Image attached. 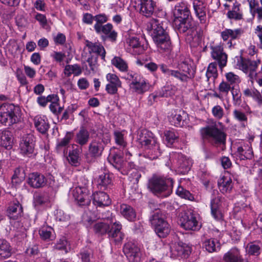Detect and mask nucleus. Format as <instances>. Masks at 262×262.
<instances>
[{
  "label": "nucleus",
  "mask_w": 262,
  "mask_h": 262,
  "mask_svg": "<svg viewBox=\"0 0 262 262\" xmlns=\"http://www.w3.org/2000/svg\"><path fill=\"white\" fill-rule=\"evenodd\" d=\"M137 141L150 159H156L161 155V151L157 139L151 132L146 129L141 130L138 133Z\"/></svg>",
  "instance_id": "obj_1"
},
{
  "label": "nucleus",
  "mask_w": 262,
  "mask_h": 262,
  "mask_svg": "<svg viewBox=\"0 0 262 262\" xmlns=\"http://www.w3.org/2000/svg\"><path fill=\"white\" fill-rule=\"evenodd\" d=\"M152 32V39L157 47L163 52H168L171 49L169 37L158 20H151L148 26Z\"/></svg>",
  "instance_id": "obj_2"
},
{
  "label": "nucleus",
  "mask_w": 262,
  "mask_h": 262,
  "mask_svg": "<svg viewBox=\"0 0 262 262\" xmlns=\"http://www.w3.org/2000/svg\"><path fill=\"white\" fill-rule=\"evenodd\" d=\"M173 187V181L170 178H165L154 175L148 181V188L155 195L166 198L170 195Z\"/></svg>",
  "instance_id": "obj_3"
},
{
  "label": "nucleus",
  "mask_w": 262,
  "mask_h": 262,
  "mask_svg": "<svg viewBox=\"0 0 262 262\" xmlns=\"http://www.w3.org/2000/svg\"><path fill=\"white\" fill-rule=\"evenodd\" d=\"M200 134L203 140H208L214 146L225 144L226 142V135L217 127L215 122L202 127Z\"/></svg>",
  "instance_id": "obj_4"
},
{
  "label": "nucleus",
  "mask_w": 262,
  "mask_h": 262,
  "mask_svg": "<svg viewBox=\"0 0 262 262\" xmlns=\"http://www.w3.org/2000/svg\"><path fill=\"white\" fill-rule=\"evenodd\" d=\"M21 111L19 107L12 104L4 103L0 106V122L11 125L20 121Z\"/></svg>",
  "instance_id": "obj_5"
},
{
  "label": "nucleus",
  "mask_w": 262,
  "mask_h": 262,
  "mask_svg": "<svg viewBox=\"0 0 262 262\" xmlns=\"http://www.w3.org/2000/svg\"><path fill=\"white\" fill-rule=\"evenodd\" d=\"M150 222L154 228L156 233L159 237L164 238L170 233V226L162 217L159 210H156L151 216Z\"/></svg>",
  "instance_id": "obj_6"
},
{
  "label": "nucleus",
  "mask_w": 262,
  "mask_h": 262,
  "mask_svg": "<svg viewBox=\"0 0 262 262\" xmlns=\"http://www.w3.org/2000/svg\"><path fill=\"white\" fill-rule=\"evenodd\" d=\"M106 143L107 142H105L101 138L92 140L89 145V154L85 156L87 162H93L95 159L100 157L102 154Z\"/></svg>",
  "instance_id": "obj_7"
},
{
  "label": "nucleus",
  "mask_w": 262,
  "mask_h": 262,
  "mask_svg": "<svg viewBox=\"0 0 262 262\" xmlns=\"http://www.w3.org/2000/svg\"><path fill=\"white\" fill-rule=\"evenodd\" d=\"M260 60H251L246 58H241L238 61L237 66L245 73H249V76L251 79L255 78L257 73L256 69L260 64Z\"/></svg>",
  "instance_id": "obj_8"
},
{
  "label": "nucleus",
  "mask_w": 262,
  "mask_h": 262,
  "mask_svg": "<svg viewBox=\"0 0 262 262\" xmlns=\"http://www.w3.org/2000/svg\"><path fill=\"white\" fill-rule=\"evenodd\" d=\"M180 224L182 227L188 230H198L200 228L196 217L191 212H184L181 214Z\"/></svg>",
  "instance_id": "obj_9"
},
{
  "label": "nucleus",
  "mask_w": 262,
  "mask_h": 262,
  "mask_svg": "<svg viewBox=\"0 0 262 262\" xmlns=\"http://www.w3.org/2000/svg\"><path fill=\"white\" fill-rule=\"evenodd\" d=\"M96 32L101 36L103 41L109 40L115 42L118 36V33L114 29L113 26L111 23H107L103 26H96Z\"/></svg>",
  "instance_id": "obj_10"
},
{
  "label": "nucleus",
  "mask_w": 262,
  "mask_h": 262,
  "mask_svg": "<svg viewBox=\"0 0 262 262\" xmlns=\"http://www.w3.org/2000/svg\"><path fill=\"white\" fill-rule=\"evenodd\" d=\"M211 56L215 60L222 70L226 66L228 56L224 51L223 47L221 45L211 46Z\"/></svg>",
  "instance_id": "obj_11"
},
{
  "label": "nucleus",
  "mask_w": 262,
  "mask_h": 262,
  "mask_svg": "<svg viewBox=\"0 0 262 262\" xmlns=\"http://www.w3.org/2000/svg\"><path fill=\"white\" fill-rule=\"evenodd\" d=\"M175 29L180 33H187L188 35H192L196 30L195 26L192 18L185 20H177L173 22Z\"/></svg>",
  "instance_id": "obj_12"
},
{
  "label": "nucleus",
  "mask_w": 262,
  "mask_h": 262,
  "mask_svg": "<svg viewBox=\"0 0 262 262\" xmlns=\"http://www.w3.org/2000/svg\"><path fill=\"white\" fill-rule=\"evenodd\" d=\"M139 13L146 17H150L155 12L156 3L154 0H136Z\"/></svg>",
  "instance_id": "obj_13"
},
{
  "label": "nucleus",
  "mask_w": 262,
  "mask_h": 262,
  "mask_svg": "<svg viewBox=\"0 0 262 262\" xmlns=\"http://www.w3.org/2000/svg\"><path fill=\"white\" fill-rule=\"evenodd\" d=\"M34 136L31 134L25 135L22 137L19 144L21 152L25 155L30 156L34 151Z\"/></svg>",
  "instance_id": "obj_14"
},
{
  "label": "nucleus",
  "mask_w": 262,
  "mask_h": 262,
  "mask_svg": "<svg viewBox=\"0 0 262 262\" xmlns=\"http://www.w3.org/2000/svg\"><path fill=\"white\" fill-rule=\"evenodd\" d=\"M72 194L75 200L80 206L89 205L90 200L89 196V191L85 186H78L74 188Z\"/></svg>",
  "instance_id": "obj_15"
},
{
  "label": "nucleus",
  "mask_w": 262,
  "mask_h": 262,
  "mask_svg": "<svg viewBox=\"0 0 262 262\" xmlns=\"http://www.w3.org/2000/svg\"><path fill=\"white\" fill-rule=\"evenodd\" d=\"M190 14V11L186 4L183 2L179 3L175 6L174 9L173 10V22H176L177 20H185L191 18Z\"/></svg>",
  "instance_id": "obj_16"
},
{
  "label": "nucleus",
  "mask_w": 262,
  "mask_h": 262,
  "mask_svg": "<svg viewBox=\"0 0 262 262\" xmlns=\"http://www.w3.org/2000/svg\"><path fill=\"white\" fill-rule=\"evenodd\" d=\"M243 33L244 31L241 28L225 29L221 32V36L223 41H228L227 44L231 47L232 46V40L239 39Z\"/></svg>",
  "instance_id": "obj_17"
},
{
  "label": "nucleus",
  "mask_w": 262,
  "mask_h": 262,
  "mask_svg": "<svg viewBox=\"0 0 262 262\" xmlns=\"http://www.w3.org/2000/svg\"><path fill=\"white\" fill-rule=\"evenodd\" d=\"M122 225L119 222L113 223L108 232V236L116 244H121L124 238V234L121 231Z\"/></svg>",
  "instance_id": "obj_18"
},
{
  "label": "nucleus",
  "mask_w": 262,
  "mask_h": 262,
  "mask_svg": "<svg viewBox=\"0 0 262 262\" xmlns=\"http://www.w3.org/2000/svg\"><path fill=\"white\" fill-rule=\"evenodd\" d=\"M47 181L46 178L43 174L38 172L29 174L27 180L28 185L34 188L44 187L47 184Z\"/></svg>",
  "instance_id": "obj_19"
},
{
  "label": "nucleus",
  "mask_w": 262,
  "mask_h": 262,
  "mask_svg": "<svg viewBox=\"0 0 262 262\" xmlns=\"http://www.w3.org/2000/svg\"><path fill=\"white\" fill-rule=\"evenodd\" d=\"M223 262H247V259L243 257L240 250L237 248H232L225 253L222 258Z\"/></svg>",
  "instance_id": "obj_20"
},
{
  "label": "nucleus",
  "mask_w": 262,
  "mask_h": 262,
  "mask_svg": "<svg viewBox=\"0 0 262 262\" xmlns=\"http://www.w3.org/2000/svg\"><path fill=\"white\" fill-rule=\"evenodd\" d=\"M123 252L130 262H135L139 257L140 249L135 244L128 243L124 245Z\"/></svg>",
  "instance_id": "obj_21"
},
{
  "label": "nucleus",
  "mask_w": 262,
  "mask_h": 262,
  "mask_svg": "<svg viewBox=\"0 0 262 262\" xmlns=\"http://www.w3.org/2000/svg\"><path fill=\"white\" fill-rule=\"evenodd\" d=\"M93 201L95 206L98 207L108 206L111 204V200L107 194L99 191L93 194Z\"/></svg>",
  "instance_id": "obj_22"
},
{
  "label": "nucleus",
  "mask_w": 262,
  "mask_h": 262,
  "mask_svg": "<svg viewBox=\"0 0 262 262\" xmlns=\"http://www.w3.org/2000/svg\"><path fill=\"white\" fill-rule=\"evenodd\" d=\"M127 43L133 49V52L135 54H141L146 49L147 47L142 45L139 38L137 37L132 36L126 40Z\"/></svg>",
  "instance_id": "obj_23"
},
{
  "label": "nucleus",
  "mask_w": 262,
  "mask_h": 262,
  "mask_svg": "<svg viewBox=\"0 0 262 262\" xmlns=\"http://www.w3.org/2000/svg\"><path fill=\"white\" fill-rule=\"evenodd\" d=\"M217 185L220 192L224 194L230 193L233 186L232 179L225 176H223L218 180Z\"/></svg>",
  "instance_id": "obj_24"
},
{
  "label": "nucleus",
  "mask_w": 262,
  "mask_h": 262,
  "mask_svg": "<svg viewBox=\"0 0 262 262\" xmlns=\"http://www.w3.org/2000/svg\"><path fill=\"white\" fill-rule=\"evenodd\" d=\"M236 155L242 160L251 159L253 157V152L251 144L249 143L243 144L238 146Z\"/></svg>",
  "instance_id": "obj_25"
},
{
  "label": "nucleus",
  "mask_w": 262,
  "mask_h": 262,
  "mask_svg": "<svg viewBox=\"0 0 262 262\" xmlns=\"http://www.w3.org/2000/svg\"><path fill=\"white\" fill-rule=\"evenodd\" d=\"M193 7L200 23H205L206 20L205 4L202 1L194 0L193 2Z\"/></svg>",
  "instance_id": "obj_26"
},
{
  "label": "nucleus",
  "mask_w": 262,
  "mask_h": 262,
  "mask_svg": "<svg viewBox=\"0 0 262 262\" xmlns=\"http://www.w3.org/2000/svg\"><path fill=\"white\" fill-rule=\"evenodd\" d=\"M135 82H132L130 88L134 92L139 94H142L145 92L148 91L149 89V84L147 82L144 78L140 76L138 79H135Z\"/></svg>",
  "instance_id": "obj_27"
},
{
  "label": "nucleus",
  "mask_w": 262,
  "mask_h": 262,
  "mask_svg": "<svg viewBox=\"0 0 262 262\" xmlns=\"http://www.w3.org/2000/svg\"><path fill=\"white\" fill-rule=\"evenodd\" d=\"M160 69L167 77H172L182 82H186L188 81L187 80V77L188 76L185 74H182L179 70H173L169 69L164 64H161L160 66Z\"/></svg>",
  "instance_id": "obj_28"
},
{
  "label": "nucleus",
  "mask_w": 262,
  "mask_h": 262,
  "mask_svg": "<svg viewBox=\"0 0 262 262\" xmlns=\"http://www.w3.org/2000/svg\"><path fill=\"white\" fill-rule=\"evenodd\" d=\"M7 212L10 219L16 220L21 215L23 212L22 206L18 201H14L9 204Z\"/></svg>",
  "instance_id": "obj_29"
},
{
  "label": "nucleus",
  "mask_w": 262,
  "mask_h": 262,
  "mask_svg": "<svg viewBox=\"0 0 262 262\" xmlns=\"http://www.w3.org/2000/svg\"><path fill=\"white\" fill-rule=\"evenodd\" d=\"M90 136V133L88 129L81 126L76 134L75 141L81 146H84L88 143Z\"/></svg>",
  "instance_id": "obj_30"
},
{
  "label": "nucleus",
  "mask_w": 262,
  "mask_h": 262,
  "mask_svg": "<svg viewBox=\"0 0 262 262\" xmlns=\"http://www.w3.org/2000/svg\"><path fill=\"white\" fill-rule=\"evenodd\" d=\"M34 125L37 130L45 134L49 128L48 120L46 116H37L34 119Z\"/></svg>",
  "instance_id": "obj_31"
},
{
  "label": "nucleus",
  "mask_w": 262,
  "mask_h": 262,
  "mask_svg": "<svg viewBox=\"0 0 262 262\" xmlns=\"http://www.w3.org/2000/svg\"><path fill=\"white\" fill-rule=\"evenodd\" d=\"M72 148L69 151L68 159L71 164L77 166L79 163V155L82 152V149L76 144H72Z\"/></svg>",
  "instance_id": "obj_32"
},
{
  "label": "nucleus",
  "mask_w": 262,
  "mask_h": 262,
  "mask_svg": "<svg viewBox=\"0 0 262 262\" xmlns=\"http://www.w3.org/2000/svg\"><path fill=\"white\" fill-rule=\"evenodd\" d=\"M203 246L209 252H217L220 250L221 244L216 238H211L205 239Z\"/></svg>",
  "instance_id": "obj_33"
},
{
  "label": "nucleus",
  "mask_w": 262,
  "mask_h": 262,
  "mask_svg": "<svg viewBox=\"0 0 262 262\" xmlns=\"http://www.w3.org/2000/svg\"><path fill=\"white\" fill-rule=\"evenodd\" d=\"M86 46L90 50V53H97L101 57L102 59H104L106 53L104 47L100 43L86 41Z\"/></svg>",
  "instance_id": "obj_34"
},
{
  "label": "nucleus",
  "mask_w": 262,
  "mask_h": 262,
  "mask_svg": "<svg viewBox=\"0 0 262 262\" xmlns=\"http://www.w3.org/2000/svg\"><path fill=\"white\" fill-rule=\"evenodd\" d=\"M98 187L101 190H106L112 184V176L108 173H103L99 176L97 180Z\"/></svg>",
  "instance_id": "obj_35"
},
{
  "label": "nucleus",
  "mask_w": 262,
  "mask_h": 262,
  "mask_svg": "<svg viewBox=\"0 0 262 262\" xmlns=\"http://www.w3.org/2000/svg\"><path fill=\"white\" fill-rule=\"evenodd\" d=\"M121 215L129 221H134L136 219V213L130 206L122 204L120 206Z\"/></svg>",
  "instance_id": "obj_36"
},
{
  "label": "nucleus",
  "mask_w": 262,
  "mask_h": 262,
  "mask_svg": "<svg viewBox=\"0 0 262 262\" xmlns=\"http://www.w3.org/2000/svg\"><path fill=\"white\" fill-rule=\"evenodd\" d=\"M12 248L10 243L4 239L0 238V258H7L11 256Z\"/></svg>",
  "instance_id": "obj_37"
},
{
  "label": "nucleus",
  "mask_w": 262,
  "mask_h": 262,
  "mask_svg": "<svg viewBox=\"0 0 262 262\" xmlns=\"http://www.w3.org/2000/svg\"><path fill=\"white\" fill-rule=\"evenodd\" d=\"M12 134L7 130H3L0 132V145L7 149L11 148L12 146Z\"/></svg>",
  "instance_id": "obj_38"
},
{
  "label": "nucleus",
  "mask_w": 262,
  "mask_h": 262,
  "mask_svg": "<svg viewBox=\"0 0 262 262\" xmlns=\"http://www.w3.org/2000/svg\"><path fill=\"white\" fill-rule=\"evenodd\" d=\"M39 234L40 238L44 241H52L55 238L54 230L50 226H42L39 230Z\"/></svg>",
  "instance_id": "obj_39"
},
{
  "label": "nucleus",
  "mask_w": 262,
  "mask_h": 262,
  "mask_svg": "<svg viewBox=\"0 0 262 262\" xmlns=\"http://www.w3.org/2000/svg\"><path fill=\"white\" fill-rule=\"evenodd\" d=\"M111 63L116 68L121 72H127L128 66L126 60L119 56H115L111 60Z\"/></svg>",
  "instance_id": "obj_40"
},
{
  "label": "nucleus",
  "mask_w": 262,
  "mask_h": 262,
  "mask_svg": "<svg viewBox=\"0 0 262 262\" xmlns=\"http://www.w3.org/2000/svg\"><path fill=\"white\" fill-rule=\"evenodd\" d=\"M71 138L70 136H66L59 141L56 146V150L59 154L67 155L68 153V146Z\"/></svg>",
  "instance_id": "obj_41"
},
{
  "label": "nucleus",
  "mask_w": 262,
  "mask_h": 262,
  "mask_svg": "<svg viewBox=\"0 0 262 262\" xmlns=\"http://www.w3.org/2000/svg\"><path fill=\"white\" fill-rule=\"evenodd\" d=\"M175 157L178 159V162L180 167L185 171H189L192 166V160L189 158H187L182 154H176Z\"/></svg>",
  "instance_id": "obj_42"
},
{
  "label": "nucleus",
  "mask_w": 262,
  "mask_h": 262,
  "mask_svg": "<svg viewBox=\"0 0 262 262\" xmlns=\"http://www.w3.org/2000/svg\"><path fill=\"white\" fill-rule=\"evenodd\" d=\"M223 199L224 198L220 195L219 191L216 189L212 190L210 200L211 209L220 208L221 202Z\"/></svg>",
  "instance_id": "obj_43"
},
{
  "label": "nucleus",
  "mask_w": 262,
  "mask_h": 262,
  "mask_svg": "<svg viewBox=\"0 0 262 262\" xmlns=\"http://www.w3.org/2000/svg\"><path fill=\"white\" fill-rule=\"evenodd\" d=\"M81 73V68L80 66L77 64L67 65L64 69V74L67 77H70L72 74L77 76L80 75Z\"/></svg>",
  "instance_id": "obj_44"
},
{
  "label": "nucleus",
  "mask_w": 262,
  "mask_h": 262,
  "mask_svg": "<svg viewBox=\"0 0 262 262\" xmlns=\"http://www.w3.org/2000/svg\"><path fill=\"white\" fill-rule=\"evenodd\" d=\"M179 70L181 72L182 74H185L188 76L187 77V80L194 77V70L186 62H183L180 64Z\"/></svg>",
  "instance_id": "obj_45"
},
{
  "label": "nucleus",
  "mask_w": 262,
  "mask_h": 262,
  "mask_svg": "<svg viewBox=\"0 0 262 262\" xmlns=\"http://www.w3.org/2000/svg\"><path fill=\"white\" fill-rule=\"evenodd\" d=\"M240 4L235 3L233 5L232 10H230L227 13V16L230 19L235 20H241L243 18V14L240 11Z\"/></svg>",
  "instance_id": "obj_46"
},
{
  "label": "nucleus",
  "mask_w": 262,
  "mask_h": 262,
  "mask_svg": "<svg viewBox=\"0 0 262 262\" xmlns=\"http://www.w3.org/2000/svg\"><path fill=\"white\" fill-rule=\"evenodd\" d=\"M243 94L247 97H252L258 104L262 105V96L258 90L247 88L243 91Z\"/></svg>",
  "instance_id": "obj_47"
},
{
  "label": "nucleus",
  "mask_w": 262,
  "mask_h": 262,
  "mask_svg": "<svg viewBox=\"0 0 262 262\" xmlns=\"http://www.w3.org/2000/svg\"><path fill=\"white\" fill-rule=\"evenodd\" d=\"M180 111L179 113L175 112V114L172 113L169 118V120L172 125L175 126L181 127L183 125V119Z\"/></svg>",
  "instance_id": "obj_48"
},
{
  "label": "nucleus",
  "mask_w": 262,
  "mask_h": 262,
  "mask_svg": "<svg viewBox=\"0 0 262 262\" xmlns=\"http://www.w3.org/2000/svg\"><path fill=\"white\" fill-rule=\"evenodd\" d=\"M176 88L172 85H168L164 86L159 91L158 96L161 97H168L174 95Z\"/></svg>",
  "instance_id": "obj_49"
},
{
  "label": "nucleus",
  "mask_w": 262,
  "mask_h": 262,
  "mask_svg": "<svg viewBox=\"0 0 262 262\" xmlns=\"http://www.w3.org/2000/svg\"><path fill=\"white\" fill-rule=\"evenodd\" d=\"M94 230L96 233L102 235L105 234L107 233L108 234V232H110L111 228L109 225L107 224L100 222L96 223L94 225Z\"/></svg>",
  "instance_id": "obj_50"
},
{
  "label": "nucleus",
  "mask_w": 262,
  "mask_h": 262,
  "mask_svg": "<svg viewBox=\"0 0 262 262\" xmlns=\"http://www.w3.org/2000/svg\"><path fill=\"white\" fill-rule=\"evenodd\" d=\"M217 70L216 62L210 63L207 68L206 76L208 80L211 78L214 80L217 77Z\"/></svg>",
  "instance_id": "obj_51"
},
{
  "label": "nucleus",
  "mask_w": 262,
  "mask_h": 262,
  "mask_svg": "<svg viewBox=\"0 0 262 262\" xmlns=\"http://www.w3.org/2000/svg\"><path fill=\"white\" fill-rule=\"evenodd\" d=\"M260 246L255 243L249 244L246 247V252L249 255H258L260 254Z\"/></svg>",
  "instance_id": "obj_52"
},
{
  "label": "nucleus",
  "mask_w": 262,
  "mask_h": 262,
  "mask_svg": "<svg viewBox=\"0 0 262 262\" xmlns=\"http://www.w3.org/2000/svg\"><path fill=\"white\" fill-rule=\"evenodd\" d=\"M25 178V173L23 168L18 167L14 170V173L12 178V182L16 183L21 182Z\"/></svg>",
  "instance_id": "obj_53"
},
{
  "label": "nucleus",
  "mask_w": 262,
  "mask_h": 262,
  "mask_svg": "<svg viewBox=\"0 0 262 262\" xmlns=\"http://www.w3.org/2000/svg\"><path fill=\"white\" fill-rule=\"evenodd\" d=\"M233 118L237 121L242 123V126L245 127V122L247 121V117L246 114L238 110H235L233 112Z\"/></svg>",
  "instance_id": "obj_54"
},
{
  "label": "nucleus",
  "mask_w": 262,
  "mask_h": 262,
  "mask_svg": "<svg viewBox=\"0 0 262 262\" xmlns=\"http://www.w3.org/2000/svg\"><path fill=\"white\" fill-rule=\"evenodd\" d=\"M115 143L122 147H125L127 143L125 140L124 134L122 132L115 131L114 132Z\"/></svg>",
  "instance_id": "obj_55"
},
{
  "label": "nucleus",
  "mask_w": 262,
  "mask_h": 262,
  "mask_svg": "<svg viewBox=\"0 0 262 262\" xmlns=\"http://www.w3.org/2000/svg\"><path fill=\"white\" fill-rule=\"evenodd\" d=\"M164 135L168 146H171L178 138L177 134L172 130H166Z\"/></svg>",
  "instance_id": "obj_56"
},
{
  "label": "nucleus",
  "mask_w": 262,
  "mask_h": 262,
  "mask_svg": "<svg viewBox=\"0 0 262 262\" xmlns=\"http://www.w3.org/2000/svg\"><path fill=\"white\" fill-rule=\"evenodd\" d=\"M111 162L116 169L119 170L122 165L123 159L121 155L115 154L113 156Z\"/></svg>",
  "instance_id": "obj_57"
},
{
  "label": "nucleus",
  "mask_w": 262,
  "mask_h": 262,
  "mask_svg": "<svg viewBox=\"0 0 262 262\" xmlns=\"http://www.w3.org/2000/svg\"><path fill=\"white\" fill-rule=\"evenodd\" d=\"M94 20L96 21V24L94 26V28L96 31V26H103V24L107 21L108 17L105 14H99L94 16Z\"/></svg>",
  "instance_id": "obj_58"
},
{
  "label": "nucleus",
  "mask_w": 262,
  "mask_h": 262,
  "mask_svg": "<svg viewBox=\"0 0 262 262\" xmlns=\"http://www.w3.org/2000/svg\"><path fill=\"white\" fill-rule=\"evenodd\" d=\"M82 262H90L93 256V251L91 249L83 250L80 253Z\"/></svg>",
  "instance_id": "obj_59"
},
{
  "label": "nucleus",
  "mask_w": 262,
  "mask_h": 262,
  "mask_svg": "<svg viewBox=\"0 0 262 262\" xmlns=\"http://www.w3.org/2000/svg\"><path fill=\"white\" fill-rule=\"evenodd\" d=\"M226 80L230 85L238 84L241 82L239 76L233 72H229L225 75Z\"/></svg>",
  "instance_id": "obj_60"
},
{
  "label": "nucleus",
  "mask_w": 262,
  "mask_h": 262,
  "mask_svg": "<svg viewBox=\"0 0 262 262\" xmlns=\"http://www.w3.org/2000/svg\"><path fill=\"white\" fill-rule=\"evenodd\" d=\"M176 193L182 198L187 199L188 200H192L193 199V196L190 192L182 187H179L178 188Z\"/></svg>",
  "instance_id": "obj_61"
},
{
  "label": "nucleus",
  "mask_w": 262,
  "mask_h": 262,
  "mask_svg": "<svg viewBox=\"0 0 262 262\" xmlns=\"http://www.w3.org/2000/svg\"><path fill=\"white\" fill-rule=\"evenodd\" d=\"M58 101H53L49 106L50 111L55 115H58L63 110V107L60 106Z\"/></svg>",
  "instance_id": "obj_62"
},
{
  "label": "nucleus",
  "mask_w": 262,
  "mask_h": 262,
  "mask_svg": "<svg viewBox=\"0 0 262 262\" xmlns=\"http://www.w3.org/2000/svg\"><path fill=\"white\" fill-rule=\"evenodd\" d=\"M97 55H91L86 60V61L92 71H95L97 69Z\"/></svg>",
  "instance_id": "obj_63"
},
{
  "label": "nucleus",
  "mask_w": 262,
  "mask_h": 262,
  "mask_svg": "<svg viewBox=\"0 0 262 262\" xmlns=\"http://www.w3.org/2000/svg\"><path fill=\"white\" fill-rule=\"evenodd\" d=\"M107 81L108 83L115 84L118 85V84L122 85V82L119 79V77L115 74L108 73L106 76Z\"/></svg>",
  "instance_id": "obj_64"
}]
</instances>
